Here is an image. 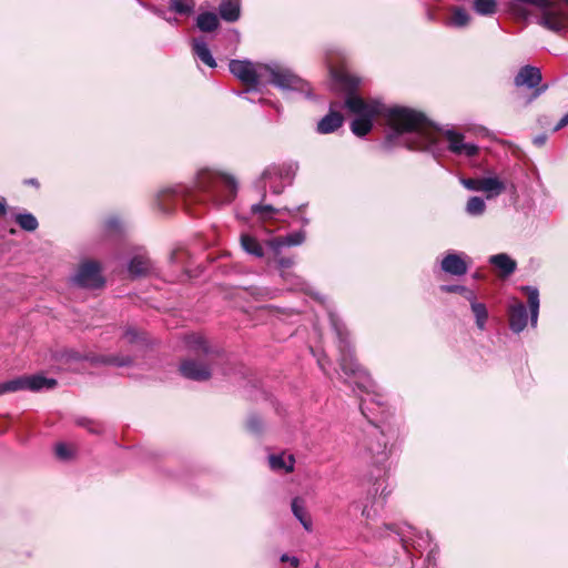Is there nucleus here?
I'll use <instances>...</instances> for the list:
<instances>
[{
	"instance_id": "f257e3e1",
	"label": "nucleus",
	"mask_w": 568,
	"mask_h": 568,
	"mask_svg": "<svg viewBox=\"0 0 568 568\" xmlns=\"http://www.w3.org/2000/svg\"><path fill=\"white\" fill-rule=\"evenodd\" d=\"M329 72L334 83L349 92L345 104L352 113L357 115L351 124L355 135L364 136L369 133L373 119L376 115H383L393 131L388 134L386 144L397 143L396 140L403 134H410V139L405 142L408 149L428 150L433 153L439 151L440 134L423 113L404 106L386 108L377 100L365 101L352 93L359 83L356 77L349 74L344 68H331Z\"/></svg>"
},
{
	"instance_id": "f03ea898",
	"label": "nucleus",
	"mask_w": 568,
	"mask_h": 568,
	"mask_svg": "<svg viewBox=\"0 0 568 568\" xmlns=\"http://www.w3.org/2000/svg\"><path fill=\"white\" fill-rule=\"evenodd\" d=\"M229 69L235 78L250 87L243 94L266 83L274 84L282 90L306 91L307 89V83L301 77L277 62L264 64L252 63L247 60H231Z\"/></svg>"
},
{
	"instance_id": "7ed1b4c3",
	"label": "nucleus",
	"mask_w": 568,
	"mask_h": 568,
	"mask_svg": "<svg viewBox=\"0 0 568 568\" xmlns=\"http://www.w3.org/2000/svg\"><path fill=\"white\" fill-rule=\"evenodd\" d=\"M236 191L237 185L233 178L215 171L202 170L197 174L195 189L189 193L186 200L222 205L233 201Z\"/></svg>"
},
{
	"instance_id": "20e7f679",
	"label": "nucleus",
	"mask_w": 568,
	"mask_h": 568,
	"mask_svg": "<svg viewBox=\"0 0 568 568\" xmlns=\"http://www.w3.org/2000/svg\"><path fill=\"white\" fill-rule=\"evenodd\" d=\"M337 335L341 342V368L345 373V375L349 377H354V383L362 389H364L367 394L373 388V383L368 374L358 365L353 353L348 348V344L346 342V337L343 336L342 331L338 328L334 320H332Z\"/></svg>"
},
{
	"instance_id": "39448f33",
	"label": "nucleus",
	"mask_w": 568,
	"mask_h": 568,
	"mask_svg": "<svg viewBox=\"0 0 568 568\" xmlns=\"http://www.w3.org/2000/svg\"><path fill=\"white\" fill-rule=\"evenodd\" d=\"M73 282L84 288L102 287L104 278L101 275L99 263L93 261L83 262L73 276Z\"/></svg>"
},
{
	"instance_id": "423d86ee",
	"label": "nucleus",
	"mask_w": 568,
	"mask_h": 568,
	"mask_svg": "<svg viewBox=\"0 0 568 568\" xmlns=\"http://www.w3.org/2000/svg\"><path fill=\"white\" fill-rule=\"evenodd\" d=\"M12 393L20 390L38 392L41 389H51L57 385L55 379L47 378L41 375L20 376L8 381Z\"/></svg>"
},
{
	"instance_id": "0eeeda50",
	"label": "nucleus",
	"mask_w": 568,
	"mask_h": 568,
	"mask_svg": "<svg viewBox=\"0 0 568 568\" xmlns=\"http://www.w3.org/2000/svg\"><path fill=\"white\" fill-rule=\"evenodd\" d=\"M446 140L448 141V149L457 155L474 156L478 152L477 145L473 143H465L464 135L454 131L446 130L444 132Z\"/></svg>"
},
{
	"instance_id": "6e6552de",
	"label": "nucleus",
	"mask_w": 568,
	"mask_h": 568,
	"mask_svg": "<svg viewBox=\"0 0 568 568\" xmlns=\"http://www.w3.org/2000/svg\"><path fill=\"white\" fill-rule=\"evenodd\" d=\"M274 258L276 261L278 268L281 270V275H282L283 280L287 283V285H290V287L292 290L304 291V288H305L304 281L300 276H297L288 271L292 267V265L294 264V261L291 257L280 256V254L278 255L274 254Z\"/></svg>"
},
{
	"instance_id": "1a4fd4ad",
	"label": "nucleus",
	"mask_w": 568,
	"mask_h": 568,
	"mask_svg": "<svg viewBox=\"0 0 568 568\" xmlns=\"http://www.w3.org/2000/svg\"><path fill=\"white\" fill-rule=\"evenodd\" d=\"M509 326L515 333L521 332L527 326V310L523 302L513 300L508 307Z\"/></svg>"
},
{
	"instance_id": "9d476101",
	"label": "nucleus",
	"mask_w": 568,
	"mask_h": 568,
	"mask_svg": "<svg viewBox=\"0 0 568 568\" xmlns=\"http://www.w3.org/2000/svg\"><path fill=\"white\" fill-rule=\"evenodd\" d=\"M305 233L297 231L286 236H277L266 242L267 247L273 254L278 255L284 246H296L304 242Z\"/></svg>"
},
{
	"instance_id": "9b49d317",
	"label": "nucleus",
	"mask_w": 568,
	"mask_h": 568,
	"mask_svg": "<svg viewBox=\"0 0 568 568\" xmlns=\"http://www.w3.org/2000/svg\"><path fill=\"white\" fill-rule=\"evenodd\" d=\"M181 374L193 381H206L211 376V371L207 366L195 361H184L180 366Z\"/></svg>"
},
{
	"instance_id": "f8f14e48",
	"label": "nucleus",
	"mask_w": 568,
	"mask_h": 568,
	"mask_svg": "<svg viewBox=\"0 0 568 568\" xmlns=\"http://www.w3.org/2000/svg\"><path fill=\"white\" fill-rule=\"evenodd\" d=\"M541 72L538 68L531 65L523 67L515 77L517 87L537 88L541 82Z\"/></svg>"
},
{
	"instance_id": "ddd939ff",
	"label": "nucleus",
	"mask_w": 568,
	"mask_h": 568,
	"mask_svg": "<svg viewBox=\"0 0 568 568\" xmlns=\"http://www.w3.org/2000/svg\"><path fill=\"white\" fill-rule=\"evenodd\" d=\"M444 272L452 275H464L467 272V263L464 254L449 253L442 261Z\"/></svg>"
},
{
	"instance_id": "4468645a",
	"label": "nucleus",
	"mask_w": 568,
	"mask_h": 568,
	"mask_svg": "<svg viewBox=\"0 0 568 568\" xmlns=\"http://www.w3.org/2000/svg\"><path fill=\"white\" fill-rule=\"evenodd\" d=\"M506 190L505 182L497 176L481 178L480 192L486 193V197L493 199L500 195Z\"/></svg>"
},
{
	"instance_id": "2eb2a0df",
	"label": "nucleus",
	"mask_w": 568,
	"mask_h": 568,
	"mask_svg": "<svg viewBox=\"0 0 568 568\" xmlns=\"http://www.w3.org/2000/svg\"><path fill=\"white\" fill-rule=\"evenodd\" d=\"M264 186H268L272 193L281 194L285 187L283 175L277 169H268L263 174Z\"/></svg>"
},
{
	"instance_id": "dca6fc26",
	"label": "nucleus",
	"mask_w": 568,
	"mask_h": 568,
	"mask_svg": "<svg viewBox=\"0 0 568 568\" xmlns=\"http://www.w3.org/2000/svg\"><path fill=\"white\" fill-rule=\"evenodd\" d=\"M343 124V116L338 112H329L317 124V131L322 134L332 133Z\"/></svg>"
},
{
	"instance_id": "f3484780",
	"label": "nucleus",
	"mask_w": 568,
	"mask_h": 568,
	"mask_svg": "<svg viewBox=\"0 0 568 568\" xmlns=\"http://www.w3.org/2000/svg\"><path fill=\"white\" fill-rule=\"evenodd\" d=\"M193 52L207 67L214 68L216 65L215 59L203 38L193 40Z\"/></svg>"
},
{
	"instance_id": "a211bd4d",
	"label": "nucleus",
	"mask_w": 568,
	"mask_h": 568,
	"mask_svg": "<svg viewBox=\"0 0 568 568\" xmlns=\"http://www.w3.org/2000/svg\"><path fill=\"white\" fill-rule=\"evenodd\" d=\"M268 463L273 470L291 473L294 469L295 459L293 455H286L283 453L278 455H270Z\"/></svg>"
},
{
	"instance_id": "6ab92c4d",
	"label": "nucleus",
	"mask_w": 568,
	"mask_h": 568,
	"mask_svg": "<svg viewBox=\"0 0 568 568\" xmlns=\"http://www.w3.org/2000/svg\"><path fill=\"white\" fill-rule=\"evenodd\" d=\"M292 511L296 519L302 524V526L307 531H312L313 521L307 510L304 507V501L301 498H294L292 500Z\"/></svg>"
},
{
	"instance_id": "aec40b11",
	"label": "nucleus",
	"mask_w": 568,
	"mask_h": 568,
	"mask_svg": "<svg viewBox=\"0 0 568 568\" xmlns=\"http://www.w3.org/2000/svg\"><path fill=\"white\" fill-rule=\"evenodd\" d=\"M220 16L227 22H234L240 18V4L234 0H224L219 8Z\"/></svg>"
},
{
	"instance_id": "412c9836",
	"label": "nucleus",
	"mask_w": 568,
	"mask_h": 568,
	"mask_svg": "<svg viewBox=\"0 0 568 568\" xmlns=\"http://www.w3.org/2000/svg\"><path fill=\"white\" fill-rule=\"evenodd\" d=\"M489 261L501 271L504 276L510 275L516 270V262L507 254L500 253L493 255Z\"/></svg>"
},
{
	"instance_id": "4be33fe9",
	"label": "nucleus",
	"mask_w": 568,
	"mask_h": 568,
	"mask_svg": "<svg viewBox=\"0 0 568 568\" xmlns=\"http://www.w3.org/2000/svg\"><path fill=\"white\" fill-rule=\"evenodd\" d=\"M252 213L256 215L262 222L277 221L276 215L281 213V210L273 207L267 204H254L251 209Z\"/></svg>"
},
{
	"instance_id": "5701e85b",
	"label": "nucleus",
	"mask_w": 568,
	"mask_h": 568,
	"mask_svg": "<svg viewBox=\"0 0 568 568\" xmlns=\"http://www.w3.org/2000/svg\"><path fill=\"white\" fill-rule=\"evenodd\" d=\"M151 263L144 255H135L129 263V272L133 276L144 275L149 272Z\"/></svg>"
},
{
	"instance_id": "b1692460",
	"label": "nucleus",
	"mask_w": 568,
	"mask_h": 568,
	"mask_svg": "<svg viewBox=\"0 0 568 568\" xmlns=\"http://www.w3.org/2000/svg\"><path fill=\"white\" fill-rule=\"evenodd\" d=\"M241 245L245 252L256 257H262L264 255V250L261 243L250 234L241 235Z\"/></svg>"
},
{
	"instance_id": "393cba45",
	"label": "nucleus",
	"mask_w": 568,
	"mask_h": 568,
	"mask_svg": "<svg viewBox=\"0 0 568 568\" xmlns=\"http://www.w3.org/2000/svg\"><path fill=\"white\" fill-rule=\"evenodd\" d=\"M196 27L203 32L214 31L219 27L217 16L213 12H204L197 16Z\"/></svg>"
},
{
	"instance_id": "a878e982",
	"label": "nucleus",
	"mask_w": 568,
	"mask_h": 568,
	"mask_svg": "<svg viewBox=\"0 0 568 568\" xmlns=\"http://www.w3.org/2000/svg\"><path fill=\"white\" fill-rule=\"evenodd\" d=\"M527 293V296H528V305H529V308H530V320H531V324L532 326H535L537 324V320H538V312H539V294H538V290L537 288H534V287H525L524 288Z\"/></svg>"
},
{
	"instance_id": "bb28decb",
	"label": "nucleus",
	"mask_w": 568,
	"mask_h": 568,
	"mask_svg": "<svg viewBox=\"0 0 568 568\" xmlns=\"http://www.w3.org/2000/svg\"><path fill=\"white\" fill-rule=\"evenodd\" d=\"M468 301L470 302L471 311L476 317L478 328L484 329L488 317L486 306L483 303H477L475 301V296L473 298H468Z\"/></svg>"
},
{
	"instance_id": "cd10ccee",
	"label": "nucleus",
	"mask_w": 568,
	"mask_h": 568,
	"mask_svg": "<svg viewBox=\"0 0 568 568\" xmlns=\"http://www.w3.org/2000/svg\"><path fill=\"white\" fill-rule=\"evenodd\" d=\"M474 10L480 16H493L497 11V1L474 0Z\"/></svg>"
},
{
	"instance_id": "c85d7f7f",
	"label": "nucleus",
	"mask_w": 568,
	"mask_h": 568,
	"mask_svg": "<svg viewBox=\"0 0 568 568\" xmlns=\"http://www.w3.org/2000/svg\"><path fill=\"white\" fill-rule=\"evenodd\" d=\"M470 16L467 13V11L463 8L455 7L452 9V17L449 20V24L454 27H465L469 23Z\"/></svg>"
},
{
	"instance_id": "c756f323",
	"label": "nucleus",
	"mask_w": 568,
	"mask_h": 568,
	"mask_svg": "<svg viewBox=\"0 0 568 568\" xmlns=\"http://www.w3.org/2000/svg\"><path fill=\"white\" fill-rule=\"evenodd\" d=\"M409 529L412 530V536H413V537H409L412 540L413 548L423 549L429 545L430 536H429L428 531H426V532L417 531L413 527H409Z\"/></svg>"
},
{
	"instance_id": "7c9ffc66",
	"label": "nucleus",
	"mask_w": 568,
	"mask_h": 568,
	"mask_svg": "<svg viewBox=\"0 0 568 568\" xmlns=\"http://www.w3.org/2000/svg\"><path fill=\"white\" fill-rule=\"evenodd\" d=\"M194 7L193 0H170V9L179 14H190Z\"/></svg>"
},
{
	"instance_id": "2f4dec72",
	"label": "nucleus",
	"mask_w": 568,
	"mask_h": 568,
	"mask_svg": "<svg viewBox=\"0 0 568 568\" xmlns=\"http://www.w3.org/2000/svg\"><path fill=\"white\" fill-rule=\"evenodd\" d=\"M485 201L479 196H473L468 200L466 205V212L469 215H480L485 212Z\"/></svg>"
},
{
	"instance_id": "473e14b6",
	"label": "nucleus",
	"mask_w": 568,
	"mask_h": 568,
	"mask_svg": "<svg viewBox=\"0 0 568 568\" xmlns=\"http://www.w3.org/2000/svg\"><path fill=\"white\" fill-rule=\"evenodd\" d=\"M16 221L21 226V229L29 232H32L38 227L37 219L30 213L18 214Z\"/></svg>"
},
{
	"instance_id": "72a5a7b5",
	"label": "nucleus",
	"mask_w": 568,
	"mask_h": 568,
	"mask_svg": "<svg viewBox=\"0 0 568 568\" xmlns=\"http://www.w3.org/2000/svg\"><path fill=\"white\" fill-rule=\"evenodd\" d=\"M186 344L195 349V351H202L203 353H209V346L206 341L203 338V336L199 334H192L187 336Z\"/></svg>"
},
{
	"instance_id": "f704fd0d",
	"label": "nucleus",
	"mask_w": 568,
	"mask_h": 568,
	"mask_svg": "<svg viewBox=\"0 0 568 568\" xmlns=\"http://www.w3.org/2000/svg\"><path fill=\"white\" fill-rule=\"evenodd\" d=\"M385 443L376 442L368 447V454L373 455L375 463H382L386 459Z\"/></svg>"
},
{
	"instance_id": "c9c22d12",
	"label": "nucleus",
	"mask_w": 568,
	"mask_h": 568,
	"mask_svg": "<svg viewBox=\"0 0 568 568\" xmlns=\"http://www.w3.org/2000/svg\"><path fill=\"white\" fill-rule=\"evenodd\" d=\"M462 184L470 191L480 192L481 178L478 179H462Z\"/></svg>"
},
{
	"instance_id": "e433bc0d",
	"label": "nucleus",
	"mask_w": 568,
	"mask_h": 568,
	"mask_svg": "<svg viewBox=\"0 0 568 568\" xmlns=\"http://www.w3.org/2000/svg\"><path fill=\"white\" fill-rule=\"evenodd\" d=\"M55 455L60 459H68V458L71 457L72 452H71V448L68 445H65L63 443H59L55 446Z\"/></svg>"
},
{
	"instance_id": "4c0bfd02",
	"label": "nucleus",
	"mask_w": 568,
	"mask_h": 568,
	"mask_svg": "<svg viewBox=\"0 0 568 568\" xmlns=\"http://www.w3.org/2000/svg\"><path fill=\"white\" fill-rule=\"evenodd\" d=\"M442 290L446 292H460L467 300L474 297V293L464 286H442Z\"/></svg>"
},
{
	"instance_id": "58836bf2",
	"label": "nucleus",
	"mask_w": 568,
	"mask_h": 568,
	"mask_svg": "<svg viewBox=\"0 0 568 568\" xmlns=\"http://www.w3.org/2000/svg\"><path fill=\"white\" fill-rule=\"evenodd\" d=\"M247 427L252 430V432H257L261 427V422L260 419L256 417V416H252L248 418L247 420Z\"/></svg>"
},
{
	"instance_id": "ea45409f",
	"label": "nucleus",
	"mask_w": 568,
	"mask_h": 568,
	"mask_svg": "<svg viewBox=\"0 0 568 568\" xmlns=\"http://www.w3.org/2000/svg\"><path fill=\"white\" fill-rule=\"evenodd\" d=\"M282 562H290L293 567H297L300 564V560L297 557H290L288 555L284 554L281 556Z\"/></svg>"
},
{
	"instance_id": "a19ab883",
	"label": "nucleus",
	"mask_w": 568,
	"mask_h": 568,
	"mask_svg": "<svg viewBox=\"0 0 568 568\" xmlns=\"http://www.w3.org/2000/svg\"><path fill=\"white\" fill-rule=\"evenodd\" d=\"M109 363L114 364V365H116V366H125V365H128V364H129V359H128V358H125V359H123V358H122V359H119L118 357H113V358H110V359H109Z\"/></svg>"
},
{
	"instance_id": "79ce46f5",
	"label": "nucleus",
	"mask_w": 568,
	"mask_h": 568,
	"mask_svg": "<svg viewBox=\"0 0 568 568\" xmlns=\"http://www.w3.org/2000/svg\"><path fill=\"white\" fill-rule=\"evenodd\" d=\"M12 393L11 386L8 381L0 383V395Z\"/></svg>"
},
{
	"instance_id": "37998d69",
	"label": "nucleus",
	"mask_w": 568,
	"mask_h": 568,
	"mask_svg": "<svg viewBox=\"0 0 568 568\" xmlns=\"http://www.w3.org/2000/svg\"><path fill=\"white\" fill-rule=\"evenodd\" d=\"M119 225V222L115 220V219H110L108 222H106V227L112 230V229H116Z\"/></svg>"
},
{
	"instance_id": "c03bdc74",
	"label": "nucleus",
	"mask_w": 568,
	"mask_h": 568,
	"mask_svg": "<svg viewBox=\"0 0 568 568\" xmlns=\"http://www.w3.org/2000/svg\"><path fill=\"white\" fill-rule=\"evenodd\" d=\"M546 142L545 135H538L534 139V143L537 145H542Z\"/></svg>"
},
{
	"instance_id": "a18cd8bd",
	"label": "nucleus",
	"mask_w": 568,
	"mask_h": 568,
	"mask_svg": "<svg viewBox=\"0 0 568 568\" xmlns=\"http://www.w3.org/2000/svg\"><path fill=\"white\" fill-rule=\"evenodd\" d=\"M6 213V200L3 197H0V214Z\"/></svg>"
},
{
	"instance_id": "49530a36",
	"label": "nucleus",
	"mask_w": 568,
	"mask_h": 568,
	"mask_svg": "<svg viewBox=\"0 0 568 568\" xmlns=\"http://www.w3.org/2000/svg\"><path fill=\"white\" fill-rule=\"evenodd\" d=\"M546 89H547V85H544V87L539 88V89L537 90V92H536L535 97H536V95H538V94H540L541 92L546 91Z\"/></svg>"
},
{
	"instance_id": "de8ad7c7",
	"label": "nucleus",
	"mask_w": 568,
	"mask_h": 568,
	"mask_svg": "<svg viewBox=\"0 0 568 568\" xmlns=\"http://www.w3.org/2000/svg\"><path fill=\"white\" fill-rule=\"evenodd\" d=\"M365 404H366V399H362V403H361V409H362V413L365 414Z\"/></svg>"
},
{
	"instance_id": "09e8293b",
	"label": "nucleus",
	"mask_w": 568,
	"mask_h": 568,
	"mask_svg": "<svg viewBox=\"0 0 568 568\" xmlns=\"http://www.w3.org/2000/svg\"><path fill=\"white\" fill-rule=\"evenodd\" d=\"M568 122V116L561 120V125L566 124Z\"/></svg>"
},
{
	"instance_id": "8fccbe9b",
	"label": "nucleus",
	"mask_w": 568,
	"mask_h": 568,
	"mask_svg": "<svg viewBox=\"0 0 568 568\" xmlns=\"http://www.w3.org/2000/svg\"><path fill=\"white\" fill-rule=\"evenodd\" d=\"M363 515L366 516V517H369V514L368 511L366 510V508L363 509Z\"/></svg>"
},
{
	"instance_id": "3c124183",
	"label": "nucleus",
	"mask_w": 568,
	"mask_h": 568,
	"mask_svg": "<svg viewBox=\"0 0 568 568\" xmlns=\"http://www.w3.org/2000/svg\"><path fill=\"white\" fill-rule=\"evenodd\" d=\"M170 23H175L178 20L174 18V19H166Z\"/></svg>"
},
{
	"instance_id": "603ef678",
	"label": "nucleus",
	"mask_w": 568,
	"mask_h": 568,
	"mask_svg": "<svg viewBox=\"0 0 568 568\" xmlns=\"http://www.w3.org/2000/svg\"><path fill=\"white\" fill-rule=\"evenodd\" d=\"M89 430L95 433V432H98V427H90Z\"/></svg>"
},
{
	"instance_id": "864d4df0",
	"label": "nucleus",
	"mask_w": 568,
	"mask_h": 568,
	"mask_svg": "<svg viewBox=\"0 0 568 568\" xmlns=\"http://www.w3.org/2000/svg\"><path fill=\"white\" fill-rule=\"evenodd\" d=\"M403 542H404V546L407 548V544L408 541L406 539L403 538Z\"/></svg>"
},
{
	"instance_id": "5fc2aeb1",
	"label": "nucleus",
	"mask_w": 568,
	"mask_h": 568,
	"mask_svg": "<svg viewBox=\"0 0 568 568\" xmlns=\"http://www.w3.org/2000/svg\"><path fill=\"white\" fill-rule=\"evenodd\" d=\"M286 180H287V181H286V183H284L285 185H286V184H290V180H288V176H287V175H286Z\"/></svg>"
},
{
	"instance_id": "6e6d98bb",
	"label": "nucleus",
	"mask_w": 568,
	"mask_h": 568,
	"mask_svg": "<svg viewBox=\"0 0 568 568\" xmlns=\"http://www.w3.org/2000/svg\"><path fill=\"white\" fill-rule=\"evenodd\" d=\"M568 2V0H566Z\"/></svg>"
},
{
	"instance_id": "4d7b16f0",
	"label": "nucleus",
	"mask_w": 568,
	"mask_h": 568,
	"mask_svg": "<svg viewBox=\"0 0 568 568\" xmlns=\"http://www.w3.org/2000/svg\"><path fill=\"white\" fill-rule=\"evenodd\" d=\"M316 568H318V567H316Z\"/></svg>"
}]
</instances>
